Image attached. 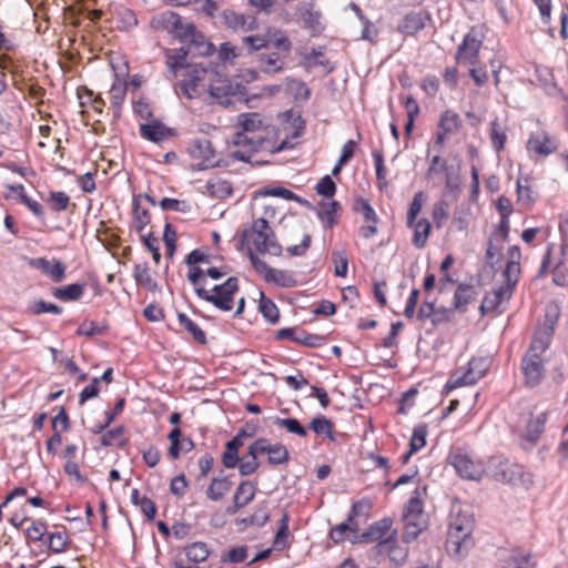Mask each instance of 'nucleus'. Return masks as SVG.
<instances>
[{
    "instance_id": "nucleus-46",
    "label": "nucleus",
    "mask_w": 568,
    "mask_h": 568,
    "mask_svg": "<svg viewBox=\"0 0 568 568\" xmlns=\"http://www.w3.org/2000/svg\"><path fill=\"white\" fill-rule=\"evenodd\" d=\"M311 429L318 436H326L334 440L333 436V423L327 419L325 416L320 415L312 419L310 424Z\"/></svg>"
},
{
    "instance_id": "nucleus-6",
    "label": "nucleus",
    "mask_w": 568,
    "mask_h": 568,
    "mask_svg": "<svg viewBox=\"0 0 568 568\" xmlns=\"http://www.w3.org/2000/svg\"><path fill=\"white\" fill-rule=\"evenodd\" d=\"M402 519L404 523L402 539L404 544H409L427 529L429 524V515L424 509L423 499H409L404 508Z\"/></svg>"
},
{
    "instance_id": "nucleus-7",
    "label": "nucleus",
    "mask_w": 568,
    "mask_h": 568,
    "mask_svg": "<svg viewBox=\"0 0 568 568\" xmlns=\"http://www.w3.org/2000/svg\"><path fill=\"white\" fill-rule=\"evenodd\" d=\"M485 473L496 481L513 485H527L531 483L530 474L523 471L521 466L510 463L501 457H491Z\"/></svg>"
},
{
    "instance_id": "nucleus-21",
    "label": "nucleus",
    "mask_w": 568,
    "mask_h": 568,
    "mask_svg": "<svg viewBox=\"0 0 568 568\" xmlns=\"http://www.w3.org/2000/svg\"><path fill=\"white\" fill-rule=\"evenodd\" d=\"M393 520L390 518H383L372 524L368 529L358 536H355L354 541L368 544L374 541H383L382 538L390 530Z\"/></svg>"
},
{
    "instance_id": "nucleus-24",
    "label": "nucleus",
    "mask_w": 568,
    "mask_h": 568,
    "mask_svg": "<svg viewBox=\"0 0 568 568\" xmlns=\"http://www.w3.org/2000/svg\"><path fill=\"white\" fill-rule=\"evenodd\" d=\"M150 23L155 30L173 33L181 27V17L176 12L169 10L153 16Z\"/></svg>"
},
{
    "instance_id": "nucleus-48",
    "label": "nucleus",
    "mask_w": 568,
    "mask_h": 568,
    "mask_svg": "<svg viewBox=\"0 0 568 568\" xmlns=\"http://www.w3.org/2000/svg\"><path fill=\"white\" fill-rule=\"evenodd\" d=\"M126 88L128 84L125 81H122L119 78L115 79L109 92L111 104L113 108L118 110L121 109L126 95Z\"/></svg>"
},
{
    "instance_id": "nucleus-60",
    "label": "nucleus",
    "mask_w": 568,
    "mask_h": 568,
    "mask_svg": "<svg viewBox=\"0 0 568 568\" xmlns=\"http://www.w3.org/2000/svg\"><path fill=\"white\" fill-rule=\"evenodd\" d=\"M247 557V547L246 546H239L230 549L227 552H225L222 556L223 562H233L239 564L246 559Z\"/></svg>"
},
{
    "instance_id": "nucleus-58",
    "label": "nucleus",
    "mask_w": 568,
    "mask_h": 568,
    "mask_svg": "<svg viewBox=\"0 0 568 568\" xmlns=\"http://www.w3.org/2000/svg\"><path fill=\"white\" fill-rule=\"evenodd\" d=\"M295 342L308 347H320L324 344L325 338L323 336L311 334L305 331H297Z\"/></svg>"
},
{
    "instance_id": "nucleus-9",
    "label": "nucleus",
    "mask_w": 568,
    "mask_h": 568,
    "mask_svg": "<svg viewBox=\"0 0 568 568\" xmlns=\"http://www.w3.org/2000/svg\"><path fill=\"white\" fill-rule=\"evenodd\" d=\"M484 34L481 29L473 27L458 45L456 61L465 65H475L483 45Z\"/></svg>"
},
{
    "instance_id": "nucleus-62",
    "label": "nucleus",
    "mask_w": 568,
    "mask_h": 568,
    "mask_svg": "<svg viewBox=\"0 0 568 568\" xmlns=\"http://www.w3.org/2000/svg\"><path fill=\"white\" fill-rule=\"evenodd\" d=\"M447 219H448V203L446 201L437 202L433 209V220H434L436 227L440 229Z\"/></svg>"
},
{
    "instance_id": "nucleus-13",
    "label": "nucleus",
    "mask_w": 568,
    "mask_h": 568,
    "mask_svg": "<svg viewBox=\"0 0 568 568\" xmlns=\"http://www.w3.org/2000/svg\"><path fill=\"white\" fill-rule=\"evenodd\" d=\"M558 149L556 139L544 130L532 132L527 141V151L538 156H548Z\"/></svg>"
},
{
    "instance_id": "nucleus-37",
    "label": "nucleus",
    "mask_w": 568,
    "mask_h": 568,
    "mask_svg": "<svg viewBox=\"0 0 568 568\" xmlns=\"http://www.w3.org/2000/svg\"><path fill=\"white\" fill-rule=\"evenodd\" d=\"M536 75L538 83L544 88L547 94L556 95L559 92L557 84L554 81V74L547 67H537Z\"/></svg>"
},
{
    "instance_id": "nucleus-63",
    "label": "nucleus",
    "mask_w": 568,
    "mask_h": 568,
    "mask_svg": "<svg viewBox=\"0 0 568 568\" xmlns=\"http://www.w3.org/2000/svg\"><path fill=\"white\" fill-rule=\"evenodd\" d=\"M333 262L335 263V275L339 277H345L347 275L348 267V260L345 251L334 252Z\"/></svg>"
},
{
    "instance_id": "nucleus-28",
    "label": "nucleus",
    "mask_w": 568,
    "mask_h": 568,
    "mask_svg": "<svg viewBox=\"0 0 568 568\" xmlns=\"http://www.w3.org/2000/svg\"><path fill=\"white\" fill-rule=\"evenodd\" d=\"M358 529H359V523L353 521L352 518H348L335 527H333L329 531V537L335 544L343 542L345 539L349 537V534L354 535L353 540L355 539V536H358Z\"/></svg>"
},
{
    "instance_id": "nucleus-27",
    "label": "nucleus",
    "mask_w": 568,
    "mask_h": 568,
    "mask_svg": "<svg viewBox=\"0 0 568 568\" xmlns=\"http://www.w3.org/2000/svg\"><path fill=\"white\" fill-rule=\"evenodd\" d=\"M341 210L338 202L321 201L317 209V217L324 224L325 227H333L337 222V213Z\"/></svg>"
},
{
    "instance_id": "nucleus-38",
    "label": "nucleus",
    "mask_w": 568,
    "mask_h": 568,
    "mask_svg": "<svg viewBox=\"0 0 568 568\" xmlns=\"http://www.w3.org/2000/svg\"><path fill=\"white\" fill-rule=\"evenodd\" d=\"M412 227H414L413 244L417 248H423L426 245L432 229L429 221L426 219L415 221Z\"/></svg>"
},
{
    "instance_id": "nucleus-22",
    "label": "nucleus",
    "mask_w": 568,
    "mask_h": 568,
    "mask_svg": "<svg viewBox=\"0 0 568 568\" xmlns=\"http://www.w3.org/2000/svg\"><path fill=\"white\" fill-rule=\"evenodd\" d=\"M30 264L40 270L45 275L50 276L52 281L59 283L64 278L65 265L60 261H49L44 257L33 258Z\"/></svg>"
},
{
    "instance_id": "nucleus-19",
    "label": "nucleus",
    "mask_w": 568,
    "mask_h": 568,
    "mask_svg": "<svg viewBox=\"0 0 568 568\" xmlns=\"http://www.w3.org/2000/svg\"><path fill=\"white\" fill-rule=\"evenodd\" d=\"M223 23L233 30H254L257 27V20L254 16L237 13L233 10L223 11L222 16Z\"/></svg>"
},
{
    "instance_id": "nucleus-31",
    "label": "nucleus",
    "mask_w": 568,
    "mask_h": 568,
    "mask_svg": "<svg viewBox=\"0 0 568 568\" xmlns=\"http://www.w3.org/2000/svg\"><path fill=\"white\" fill-rule=\"evenodd\" d=\"M258 62L264 73L274 74L281 72L284 69L285 61L281 58L280 52H273L270 54H260Z\"/></svg>"
},
{
    "instance_id": "nucleus-39",
    "label": "nucleus",
    "mask_w": 568,
    "mask_h": 568,
    "mask_svg": "<svg viewBox=\"0 0 568 568\" xmlns=\"http://www.w3.org/2000/svg\"><path fill=\"white\" fill-rule=\"evenodd\" d=\"M187 41L199 55L206 57L214 52V45L199 30Z\"/></svg>"
},
{
    "instance_id": "nucleus-47",
    "label": "nucleus",
    "mask_w": 568,
    "mask_h": 568,
    "mask_svg": "<svg viewBox=\"0 0 568 568\" xmlns=\"http://www.w3.org/2000/svg\"><path fill=\"white\" fill-rule=\"evenodd\" d=\"M371 509L372 504L369 500L361 499L353 504L348 518H352L353 521H358L359 525L364 524L368 519Z\"/></svg>"
},
{
    "instance_id": "nucleus-29",
    "label": "nucleus",
    "mask_w": 568,
    "mask_h": 568,
    "mask_svg": "<svg viewBox=\"0 0 568 568\" xmlns=\"http://www.w3.org/2000/svg\"><path fill=\"white\" fill-rule=\"evenodd\" d=\"M476 295L477 292L473 285L459 284L455 291L453 307L455 311L464 313Z\"/></svg>"
},
{
    "instance_id": "nucleus-44",
    "label": "nucleus",
    "mask_w": 568,
    "mask_h": 568,
    "mask_svg": "<svg viewBox=\"0 0 568 568\" xmlns=\"http://www.w3.org/2000/svg\"><path fill=\"white\" fill-rule=\"evenodd\" d=\"M48 548L53 554H61L65 551L70 541L65 531L49 532L47 535Z\"/></svg>"
},
{
    "instance_id": "nucleus-35",
    "label": "nucleus",
    "mask_w": 568,
    "mask_h": 568,
    "mask_svg": "<svg viewBox=\"0 0 568 568\" xmlns=\"http://www.w3.org/2000/svg\"><path fill=\"white\" fill-rule=\"evenodd\" d=\"M265 281L282 287H293L296 284V280L294 278L292 272L273 267L268 270V274H266Z\"/></svg>"
},
{
    "instance_id": "nucleus-57",
    "label": "nucleus",
    "mask_w": 568,
    "mask_h": 568,
    "mask_svg": "<svg viewBox=\"0 0 568 568\" xmlns=\"http://www.w3.org/2000/svg\"><path fill=\"white\" fill-rule=\"evenodd\" d=\"M520 274L519 263L507 262L506 268L503 272L504 283L503 285H509L510 290L514 291Z\"/></svg>"
},
{
    "instance_id": "nucleus-8",
    "label": "nucleus",
    "mask_w": 568,
    "mask_h": 568,
    "mask_svg": "<svg viewBox=\"0 0 568 568\" xmlns=\"http://www.w3.org/2000/svg\"><path fill=\"white\" fill-rule=\"evenodd\" d=\"M489 359L486 357H474L468 362L467 368L463 372H455L450 375L446 388L455 389L465 385L476 384L487 372Z\"/></svg>"
},
{
    "instance_id": "nucleus-33",
    "label": "nucleus",
    "mask_w": 568,
    "mask_h": 568,
    "mask_svg": "<svg viewBox=\"0 0 568 568\" xmlns=\"http://www.w3.org/2000/svg\"><path fill=\"white\" fill-rule=\"evenodd\" d=\"M243 442L240 436L226 443L225 450L222 456V463L226 468H234L239 464V449L242 447Z\"/></svg>"
},
{
    "instance_id": "nucleus-10",
    "label": "nucleus",
    "mask_w": 568,
    "mask_h": 568,
    "mask_svg": "<svg viewBox=\"0 0 568 568\" xmlns=\"http://www.w3.org/2000/svg\"><path fill=\"white\" fill-rule=\"evenodd\" d=\"M450 464L457 474L469 480H478L485 474L486 468L481 463L475 462L468 454L456 452L449 457Z\"/></svg>"
},
{
    "instance_id": "nucleus-42",
    "label": "nucleus",
    "mask_w": 568,
    "mask_h": 568,
    "mask_svg": "<svg viewBox=\"0 0 568 568\" xmlns=\"http://www.w3.org/2000/svg\"><path fill=\"white\" fill-rule=\"evenodd\" d=\"M403 485H409L413 488V497H422L427 494V488L425 485H422L420 478L417 473L413 475H402L395 483L394 487H399Z\"/></svg>"
},
{
    "instance_id": "nucleus-11",
    "label": "nucleus",
    "mask_w": 568,
    "mask_h": 568,
    "mask_svg": "<svg viewBox=\"0 0 568 568\" xmlns=\"http://www.w3.org/2000/svg\"><path fill=\"white\" fill-rule=\"evenodd\" d=\"M547 422V413L542 409L534 408L528 413L525 429L523 430L524 440L527 444H523L525 449H529L539 439L544 432V426Z\"/></svg>"
},
{
    "instance_id": "nucleus-20",
    "label": "nucleus",
    "mask_w": 568,
    "mask_h": 568,
    "mask_svg": "<svg viewBox=\"0 0 568 568\" xmlns=\"http://www.w3.org/2000/svg\"><path fill=\"white\" fill-rule=\"evenodd\" d=\"M140 135L151 142L159 143L172 135V130L159 120L140 124Z\"/></svg>"
},
{
    "instance_id": "nucleus-49",
    "label": "nucleus",
    "mask_w": 568,
    "mask_h": 568,
    "mask_svg": "<svg viewBox=\"0 0 568 568\" xmlns=\"http://www.w3.org/2000/svg\"><path fill=\"white\" fill-rule=\"evenodd\" d=\"M124 427L118 426L111 430L105 432L101 437V445L103 446H124L126 445V439L123 437Z\"/></svg>"
},
{
    "instance_id": "nucleus-50",
    "label": "nucleus",
    "mask_w": 568,
    "mask_h": 568,
    "mask_svg": "<svg viewBox=\"0 0 568 568\" xmlns=\"http://www.w3.org/2000/svg\"><path fill=\"white\" fill-rule=\"evenodd\" d=\"M506 138L505 126H503L497 120L493 121L490 128V140L497 152L504 149Z\"/></svg>"
},
{
    "instance_id": "nucleus-54",
    "label": "nucleus",
    "mask_w": 568,
    "mask_h": 568,
    "mask_svg": "<svg viewBox=\"0 0 568 568\" xmlns=\"http://www.w3.org/2000/svg\"><path fill=\"white\" fill-rule=\"evenodd\" d=\"M262 298L260 301V311L262 315L272 324L277 323L280 318L278 308L276 305L268 298H265L263 293H261Z\"/></svg>"
},
{
    "instance_id": "nucleus-26",
    "label": "nucleus",
    "mask_w": 568,
    "mask_h": 568,
    "mask_svg": "<svg viewBox=\"0 0 568 568\" xmlns=\"http://www.w3.org/2000/svg\"><path fill=\"white\" fill-rule=\"evenodd\" d=\"M270 519V511L264 504H261L253 514L247 515L235 520V525L240 531L245 530L247 527H262Z\"/></svg>"
},
{
    "instance_id": "nucleus-43",
    "label": "nucleus",
    "mask_w": 568,
    "mask_h": 568,
    "mask_svg": "<svg viewBox=\"0 0 568 568\" xmlns=\"http://www.w3.org/2000/svg\"><path fill=\"white\" fill-rule=\"evenodd\" d=\"M462 125L460 116L452 111L446 110L438 122V129H442L443 131L447 132L448 134L455 133L459 130Z\"/></svg>"
},
{
    "instance_id": "nucleus-1",
    "label": "nucleus",
    "mask_w": 568,
    "mask_h": 568,
    "mask_svg": "<svg viewBox=\"0 0 568 568\" xmlns=\"http://www.w3.org/2000/svg\"><path fill=\"white\" fill-rule=\"evenodd\" d=\"M237 125L240 130L233 134L231 142L236 149L231 150L229 156L251 164L266 163L254 160L257 152L267 149L270 125L264 118L257 112L241 113L237 115Z\"/></svg>"
},
{
    "instance_id": "nucleus-34",
    "label": "nucleus",
    "mask_w": 568,
    "mask_h": 568,
    "mask_svg": "<svg viewBox=\"0 0 568 568\" xmlns=\"http://www.w3.org/2000/svg\"><path fill=\"white\" fill-rule=\"evenodd\" d=\"M83 292L84 284L74 283L53 288L52 295L61 301H78L83 295Z\"/></svg>"
},
{
    "instance_id": "nucleus-15",
    "label": "nucleus",
    "mask_w": 568,
    "mask_h": 568,
    "mask_svg": "<svg viewBox=\"0 0 568 568\" xmlns=\"http://www.w3.org/2000/svg\"><path fill=\"white\" fill-rule=\"evenodd\" d=\"M376 548L379 555H384L389 558V561L394 565V567H400L407 560L408 548L404 545H400L394 537V534L383 541H379Z\"/></svg>"
},
{
    "instance_id": "nucleus-5",
    "label": "nucleus",
    "mask_w": 568,
    "mask_h": 568,
    "mask_svg": "<svg viewBox=\"0 0 568 568\" xmlns=\"http://www.w3.org/2000/svg\"><path fill=\"white\" fill-rule=\"evenodd\" d=\"M243 237L262 254L278 256L282 253L272 227L263 217L254 220L251 227L243 232Z\"/></svg>"
},
{
    "instance_id": "nucleus-30",
    "label": "nucleus",
    "mask_w": 568,
    "mask_h": 568,
    "mask_svg": "<svg viewBox=\"0 0 568 568\" xmlns=\"http://www.w3.org/2000/svg\"><path fill=\"white\" fill-rule=\"evenodd\" d=\"M132 275L138 285L145 287L150 292L159 290V285L152 277L148 263L135 264Z\"/></svg>"
},
{
    "instance_id": "nucleus-17",
    "label": "nucleus",
    "mask_w": 568,
    "mask_h": 568,
    "mask_svg": "<svg viewBox=\"0 0 568 568\" xmlns=\"http://www.w3.org/2000/svg\"><path fill=\"white\" fill-rule=\"evenodd\" d=\"M475 540L473 536L447 531L446 551L455 559H462L473 549Z\"/></svg>"
},
{
    "instance_id": "nucleus-51",
    "label": "nucleus",
    "mask_w": 568,
    "mask_h": 568,
    "mask_svg": "<svg viewBox=\"0 0 568 568\" xmlns=\"http://www.w3.org/2000/svg\"><path fill=\"white\" fill-rule=\"evenodd\" d=\"M133 223L136 232L142 233L145 226L150 223V212L141 207L138 201L133 202Z\"/></svg>"
},
{
    "instance_id": "nucleus-23",
    "label": "nucleus",
    "mask_w": 568,
    "mask_h": 568,
    "mask_svg": "<svg viewBox=\"0 0 568 568\" xmlns=\"http://www.w3.org/2000/svg\"><path fill=\"white\" fill-rule=\"evenodd\" d=\"M429 16L425 12L407 13L403 21L398 24V30L406 36H414L426 27Z\"/></svg>"
},
{
    "instance_id": "nucleus-45",
    "label": "nucleus",
    "mask_w": 568,
    "mask_h": 568,
    "mask_svg": "<svg viewBox=\"0 0 568 568\" xmlns=\"http://www.w3.org/2000/svg\"><path fill=\"white\" fill-rule=\"evenodd\" d=\"M257 455L260 452H253V443L248 447V453L242 459H239V470L241 475L246 476L253 474L258 467Z\"/></svg>"
},
{
    "instance_id": "nucleus-36",
    "label": "nucleus",
    "mask_w": 568,
    "mask_h": 568,
    "mask_svg": "<svg viewBox=\"0 0 568 568\" xmlns=\"http://www.w3.org/2000/svg\"><path fill=\"white\" fill-rule=\"evenodd\" d=\"M466 521H475L474 515L470 510L463 507L459 499H455L450 507L448 523L464 526Z\"/></svg>"
},
{
    "instance_id": "nucleus-12",
    "label": "nucleus",
    "mask_w": 568,
    "mask_h": 568,
    "mask_svg": "<svg viewBox=\"0 0 568 568\" xmlns=\"http://www.w3.org/2000/svg\"><path fill=\"white\" fill-rule=\"evenodd\" d=\"M189 153L192 159L200 160L196 170H206L219 165L215 151L212 143L207 139H196L192 141L189 148Z\"/></svg>"
},
{
    "instance_id": "nucleus-52",
    "label": "nucleus",
    "mask_w": 568,
    "mask_h": 568,
    "mask_svg": "<svg viewBox=\"0 0 568 568\" xmlns=\"http://www.w3.org/2000/svg\"><path fill=\"white\" fill-rule=\"evenodd\" d=\"M274 424L278 427L285 428L288 433L295 434L301 437H305L307 435V429L301 425V423L295 418H280L277 417Z\"/></svg>"
},
{
    "instance_id": "nucleus-59",
    "label": "nucleus",
    "mask_w": 568,
    "mask_h": 568,
    "mask_svg": "<svg viewBox=\"0 0 568 568\" xmlns=\"http://www.w3.org/2000/svg\"><path fill=\"white\" fill-rule=\"evenodd\" d=\"M47 535V524L43 520H33L27 528V537L33 541H42Z\"/></svg>"
},
{
    "instance_id": "nucleus-3",
    "label": "nucleus",
    "mask_w": 568,
    "mask_h": 568,
    "mask_svg": "<svg viewBox=\"0 0 568 568\" xmlns=\"http://www.w3.org/2000/svg\"><path fill=\"white\" fill-rule=\"evenodd\" d=\"M549 336H535L529 349L523 358L521 369L525 377V383L528 386L538 385L545 374L544 368V354L548 348Z\"/></svg>"
},
{
    "instance_id": "nucleus-32",
    "label": "nucleus",
    "mask_w": 568,
    "mask_h": 568,
    "mask_svg": "<svg viewBox=\"0 0 568 568\" xmlns=\"http://www.w3.org/2000/svg\"><path fill=\"white\" fill-rule=\"evenodd\" d=\"M427 426L425 424L416 425L409 442V452L403 456V463H407L410 455L418 452L426 445Z\"/></svg>"
},
{
    "instance_id": "nucleus-18",
    "label": "nucleus",
    "mask_w": 568,
    "mask_h": 568,
    "mask_svg": "<svg viewBox=\"0 0 568 568\" xmlns=\"http://www.w3.org/2000/svg\"><path fill=\"white\" fill-rule=\"evenodd\" d=\"M253 452L267 454V462L271 465H281L288 460L290 455L286 447L282 444H271L266 438H258L253 442Z\"/></svg>"
},
{
    "instance_id": "nucleus-25",
    "label": "nucleus",
    "mask_w": 568,
    "mask_h": 568,
    "mask_svg": "<svg viewBox=\"0 0 568 568\" xmlns=\"http://www.w3.org/2000/svg\"><path fill=\"white\" fill-rule=\"evenodd\" d=\"M189 50L185 48L170 49L165 51V63L169 71L174 75H181V70H186L185 63Z\"/></svg>"
},
{
    "instance_id": "nucleus-40",
    "label": "nucleus",
    "mask_w": 568,
    "mask_h": 568,
    "mask_svg": "<svg viewBox=\"0 0 568 568\" xmlns=\"http://www.w3.org/2000/svg\"><path fill=\"white\" fill-rule=\"evenodd\" d=\"M185 555L194 564L203 562L207 559L210 550L205 542L195 541L184 548Z\"/></svg>"
},
{
    "instance_id": "nucleus-56",
    "label": "nucleus",
    "mask_w": 568,
    "mask_h": 568,
    "mask_svg": "<svg viewBox=\"0 0 568 568\" xmlns=\"http://www.w3.org/2000/svg\"><path fill=\"white\" fill-rule=\"evenodd\" d=\"M232 483L227 478H216L212 481L207 489L209 497H223L229 494Z\"/></svg>"
},
{
    "instance_id": "nucleus-14",
    "label": "nucleus",
    "mask_w": 568,
    "mask_h": 568,
    "mask_svg": "<svg viewBox=\"0 0 568 568\" xmlns=\"http://www.w3.org/2000/svg\"><path fill=\"white\" fill-rule=\"evenodd\" d=\"M513 293L514 291L510 290L509 285H500L498 288L486 294L479 307L480 312L483 314L487 312L503 313L506 308V304L511 298Z\"/></svg>"
},
{
    "instance_id": "nucleus-4",
    "label": "nucleus",
    "mask_w": 568,
    "mask_h": 568,
    "mask_svg": "<svg viewBox=\"0 0 568 568\" xmlns=\"http://www.w3.org/2000/svg\"><path fill=\"white\" fill-rule=\"evenodd\" d=\"M181 75L183 79L178 84L180 90L187 99H194L206 92L209 83L217 75V71L195 63L187 65Z\"/></svg>"
},
{
    "instance_id": "nucleus-2",
    "label": "nucleus",
    "mask_w": 568,
    "mask_h": 568,
    "mask_svg": "<svg viewBox=\"0 0 568 568\" xmlns=\"http://www.w3.org/2000/svg\"><path fill=\"white\" fill-rule=\"evenodd\" d=\"M191 266L192 267L189 271L187 280L194 285L196 295L200 298L209 303H212L215 307H217L221 311H231L233 307L234 294L239 290L237 277H229L223 284L215 285L212 288V293H210L205 290L203 283V276L205 275V271L195 265Z\"/></svg>"
},
{
    "instance_id": "nucleus-41",
    "label": "nucleus",
    "mask_w": 568,
    "mask_h": 568,
    "mask_svg": "<svg viewBox=\"0 0 568 568\" xmlns=\"http://www.w3.org/2000/svg\"><path fill=\"white\" fill-rule=\"evenodd\" d=\"M178 321H179V324L184 329H186L197 343H200L202 345L206 344V335H205V333L200 328L199 325H196L184 313H179L178 314Z\"/></svg>"
},
{
    "instance_id": "nucleus-61",
    "label": "nucleus",
    "mask_w": 568,
    "mask_h": 568,
    "mask_svg": "<svg viewBox=\"0 0 568 568\" xmlns=\"http://www.w3.org/2000/svg\"><path fill=\"white\" fill-rule=\"evenodd\" d=\"M243 42L248 47L250 51L253 52L267 48L271 38H267V33L265 36H247L243 38Z\"/></svg>"
},
{
    "instance_id": "nucleus-16",
    "label": "nucleus",
    "mask_w": 568,
    "mask_h": 568,
    "mask_svg": "<svg viewBox=\"0 0 568 568\" xmlns=\"http://www.w3.org/2000/svg\"><path fill=\"white\" fill-rule=\"evenodd\" d=\"M206 92L219 104L227 106L231 103L230 97L235 95L236 89L227 78L217 71V75L209 83Z\"/></svg>"
},
{
    "instance_id": "nucleus-55",
    "label": "nucleus",
    "mask_w": 568,
    "mask_h": 568,
    "mask_svg": "<svg viewBox=\"0 0 568 568\" xmlns=\"http://www.w3.org/2000/svg\"><path fill=\"white\" fill-rule=\"evenodd\" d=\"M10 190H20V201L26 204L28 206V209L38 217H42L43 216V207L42 205L30 199L26 193H24V187L22 184H17V185H10L9 186Z\"/></svg>"
},
{
    "instance_id": "nucleus-64",
    "label": "nucleus",
    "mask_w": 568,
    "mask_h": 568,
    "mask_svg": "<svg viewBox=\"0 0 568 568\" xmlns=\"http://www.w3.org/2000/svg\"><path fill=\"white\" fill-rule=\"evenodd\" d=\"M320 195L332 197L336 192V185L329 175H325L315 186Z\"/></svg>"
},
{
    "instance_id": "nucleus-53",
    "label": "nucleus",
    "mask_w": 568,
    "mask_h": 568,
    "mask_svg": "<svg viewBox=\"0 0 568 568\" xmlns=\"http://www.w3.org/2000/svg\"><path fill=\"white\" fill-rule=\"evenodd\" d=\"M267 38H271V42L273 44L274 48H276L278 50V52H283L286 54H288L290 50H291V41L288 40L287 37H285L283 34L282 31L280 30H268L267 31Z\"/></svg>"
}]
</instances>
